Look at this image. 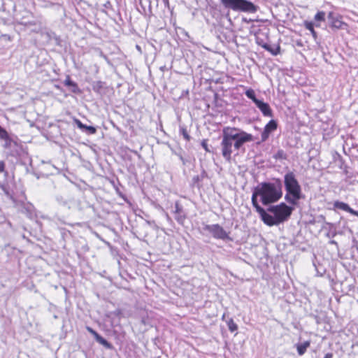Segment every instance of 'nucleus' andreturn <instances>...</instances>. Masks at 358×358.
I'll return each mask as SVG.
<instances>
[{
  "label": "nucleus",
  "instance_id": "obj_1",
  "mask_svg": "<svg viewBox=\"0 0 358 358\" xmlns=\"http://www.w3.org/2000/svg\"><path fill=\"white\" fill-rule=\"evenodd\" d=\"M221 138L222 155L229 162L231 159L233 148L235 150L238 151L245 143L254 140L252 134L241 129L230 127L223 128Z\"/></svg>",
  "mask_w": 358,
  "mask_h": 358
},
{
  "label": "nucleus",
  "instance_id": "obj_2",
  "mask_svg": "<svg viewBox=\"0 0 358 358\" xmlns=\"http://www.w3.org/2000/svg\"><path fill=\"white\" fill-rule=\"evenodd\" d=\"M282 182L280 178H274L272 181L262 182L256 186L252 191V204H259L258 197L264 206H268L278 202L282 196Z\"/></svg>",
  "mask_w": 358,
  "mask_h": 358
},
{
  "label": "nucleus",
  "instance_id": "obj_3",
  "mask_svg": "<svg viewBox=\"0 0 358 358\" xmlns=\"http://www.w3.org/2000/svg\"><path fill=\"white\" fill-rule=\"evenodd\" d=\"M283 184L286 192L285 200L290 205H296L303 196L301 187L294 172L289 171L285 174Z\"/></svg>",
  "mask_w": 358,
  "mask_h": 358
},
{
  "label": "nucleus",
  "instance_id": "obj_4",
  "mask_svg": "<svg viewBox=\"0 0 358 358\" xmlns=\"http://www.w3.org/2000/svg\"><path fill=\"white\" fill-rule=\"evenodd\" d=\"M225 8L231 9L236 12L255 13L258 10V6L248 0H220Z\"/></svg>",
  "mask_w": 358,
  "mask_h": 358
},
{
  "label": "nucleus",
  "instance_id": "obj_5",
  "mask_svg": "<svg viewBox=\"0 0 358 358\" xmlns=\"http://www.w3.org/2000/svg\"><path fill=\"white\" fill-rule=\"evenodd\" d=\"M294 208L282 202L278 205L270 206L267 210L274 215L276 220L280 224L287 221L291 216Z\"/></svg>",
  "mask_w": 358,
  "mask_h": 358
},
{
  "label": "nucleus",
  "instance_id": "obj_6",
  "mask_svg": "<svg viewBox=\"0 0 358 358\" xmlns=\"http://www.w3.org/2000/svg\"><path fill=\"white\" fill-rule=\"evenodd\" d=\"M203 230L210 233L215 239L233 241V238L229 236V232L224 230L219 224H203Z\"/></svg>",
  "mask_w": 358,
  "mask_h": 358
},
{
  "label": "nucleus",
  "instance_id": "obj_7",
  "mask_svg": "<svg viewBox=\"0 0 358 358\" xmlns=\"http://www.w3.org/2000/svg\"><path fill=\"white\" fill-rule=\"evenodd\" d=\"M256 211L259 214L262 220L264 223L269 227L271 226H277L279 224L278 221L276 220L274 215H271L267 213L264 208H262L259 204H257L256 206H253Z\"/></svg>",
  "mask_w": 358,
  "mask_h": 358
},
{
  "label": "nucleus",
  "instance_id": "obj_8",
  "mask_svg": "<svg viewBox=\"0 0 358 358\" xmlns=\"http://www.w3.org/2000/svg\"><path fill=\"white\" fill-rule=\"evenodd\" d=\"M174 218L179 224L182 225L187 218V213L180 203L177 201L174 204Z\"/></svg>",
  "mask_w": 358,
  "mask_h": 358
},
{
  "label": "nucleus",
  "instance_id": "obj_9",
  "mask_svg": "<svg viewBox=\"0 0 358 358\" xmlns=\"http://www.w3.org/2000/svg\"><path fill=\"white\" fill-rule=\"evenodd\" d=\"M278 122L275 120H271L264 127V130L261 134V141H266L271 133L277 129Z\"/></svg>",
  "mask_w": 358,
  "mask_h": 358
},
{
  "label": "nucleus",
  "instance_id": "obj_10",
  "mask_svg": "<svg viewBox=\"0 0 358 358\" xmlns=\"http://www.w3.org/2000/svg\"><path fill=\"white\" fill-rule=\"evenodd\" d=\"M327 18L331 28L339 29L345 24V23L341 20V17L334 12H329L327 15Z\"/></svg>",
  "mask_w": 358,
  "mask_h": 358
},
{
  "label": "nucleus",
  "instance_id": "obj_11",
  "mask_svg": "<svg viewBox=\"0 0 358 358\" xmlns=\"http://www.w3.org/2000/svg\"><path fill=\"white\" fill-rule=\"evenodd\" d=\"M87 331L90 333L94 338L96 342L106 348L107 349H111L113 345L101 335H99L95 330L90 327H86Z\"/></svg>",
  "mask_w": 358,
  "mask_h": 358
},
{
  "label": "nucleus",
  "instance_id": "obj_12",
  "mask_svg": "<svg viewBox=\"0 0 358 358\" xmlns=\"http://www.w3.org/2000/svg\"><path fill=\"white\" fill-rule=\"evenodd\" d=\"M255 105L260 110L264 116L273 117V110L268 103H266L262 100H259L257 101Z\"/></svg>",
  "mask_w": 358,
  "mask_h": 358
},
{
  "label": "nucleus",
  "instance_id": "obj_13",
  "mask_svg": "<svg viewBox=\"0 0 358 358\" xmlns=\"http://www.w3.org/2000/svg\"><path fill=\"white\" fill-rule=\"evenodd\" d=\"M74 122L79 129L87 135L95 134L96 133V128L93 126H87L83 124L80 120L75 118Z\"/></svg>",
  "mask_w": 358,
  "mask_h": 358
},
{
  "label": "nucleus",
  "instance_id": "obj_14",
  "mask_svg": "<svg viewBox=\"0 0 358 358\" xmlns=\"http://www.w3.org/2000/svg\"><path fill=\"white\" fill-rule=\"evenodd\" d=\"M334 208L336 209H339V210H341L343 211H346V212L350 213L351 215H353L355 216L357 213V211H356L354 209H352V208H350L348 203H344L343 201H334Z\"/></svg>",
  "mask_w": 358,
  "mask_h": 358
},
{
  "label": "nucleus",
  "instance_id": "obj_15",
  "mask_svg": "<svg viewBox=\"0 0 358 358\" xmlns=\"http://www.w3.org/2000/svg\"><path fill=\"white\" fill-rule=\"evenodd\" d=\"M64 84L65 86L69 87V90L71 92L74 94H79L81 92L78 84L72 80L69 76H66V79L64 81Z\"/></svg>",
  "mask_w": 358,
  "mask_h": 358
},
{
  "label": "nucleus",
  "instance_id": "obj_16",
  "mask_svg": "<svg viewBox=\"0 0 358 358\" xmlns=\"http://www.w3.org/2000/svg\"><path fill=\"white\" fill-rule=\"evenodd\" d=\"M259 45L267 50L273 55H277L280 53V46L279 45H270L268 43H259Z\"/></svg>",
  "mask_w": 358,
  "mask_h": 358
},
{
  "label": "nucleus",
  "instance_id": "obj_17",
  "mask_svg": "<svg viewBox=\"0 0 358 358\" xmlns=\"http://www.w3.org/2000/svg\"><path fill=\"white\" fill-rule=\"evenodd\" d=\"M56 201L59 205L70 208V204L72 203L73 199L71 197H65L63 195H57Z\"/></svg>",
  "mask_w": 358,
  "mask_h": 358
},
{
  "label": "nucleus",
  "instance_id": "obj_18",
  "mask_svg": "<svg viewBox=\"0 0 358 358\" xmlns=\"http://www.w3.org/2000/svg\"><path fill=\"white\" fill-rule=\"evenodd\" d=\"M34 206L31 203H23L21 208V213L25 214L27 217H31L34 214Z\"/></svg>",
  "mask_w": 358,
  "mask_h": 358
},
{
  "label": "nucleus",
  "instance_id": "obj_19",
  "mask_svg": "<svg viewBox=\"0 0 358 358\" xmlns=\"http://www.w3.org/2000/svg\"><path fill=\"white\" fill-rule=\"evenodd\" d=\"M2 141H3L2 146L5 150H10L17 145V142L11 138L10 134H8Z\"/></svg>",
  "mask_w": 358,
  "mask_h": 358
},
{
  "label": "nucleus",
  "instance_id": "obj_20",
  "mask_svg": "<svg viewBox=\"0 0 358 358\" xmlns=\"http://www.w3.org/2000/svg\"><path fill=\"white\" fill-rule=\"evenodd\" d=\"M310 341H306L303 343H299L296 345L297 352L299 355L301 356L305 354L308 348L310 347Z\"/></svg>",
  "mask_w": 358,
  "mask_h": 358
},
{
  "label": "nucleus",
  "instance_id": "obj_21",
  "mask_svg": "<svg viewBox=\"0 0 358 358\" xmlns=\"http://www.w3.org/2000/svg\"><path fill=\"white\" fill-rule=\"evenodd\" d=\"M303 25L305 28L309 30L315 41L317 38V34L314 29V23L312 21H304Z\"/></svg>",
  "mask_w": 358,
  "mask_h": 358
},
{
  "label": "nucleus",
  "instance_id": "obj_22",
  "mask_svg": "<svg viewBox=\"0 0 358 358\" xmlns=\"http://www.w3.org/2000/svg\"><path fill=\"white\" fill-rule=\"evenodd\" d=\"M245 94L248 99H251L255 103V104L257 103V101L260 100L257 99L254 90L251 88L248 89L245 91Z\"/></svg>",
  "mask_w": 358,
  "mask_h": 358
},
{
  "label": "nucleus",
  "instance_id": "obj_23",
  "mask_svg": "<svg viewBox=\"0 0 358 358\" xmlns=\"http://www.w3.org/2000/svg\"><path fill=\"white\" fill-rule=\"evenodd\" d=\"M227 326H228L229 330L231 332H234L238 329V325L234 322V321L232 318H230L227 321Z\"/></svg>",
  "mask_w": 358,
  "mask_h": 358
},
{
  "label": "nucleus",
  "instance_id": "obj_24",
  "mask_svg": "<svg viewBox=\"0 0 358 358\" xmlns=\"http://www.w3.org/2000/svg\"><path fill=\"white\" fill-rule=\"evenodd\" d=\"M180 134L181 135H182L183 138L187 141H189L190 139H191V136L189 135L188 132H187V130L186 129V127H180Z\"/></svg>",
  "mask_w": 358,
  "mask_h": 358
},
{
  "label": "nucleus",
  "instance_id": "obj_25",
  "mask_svg": "<svg viewBox=\"0 0 358 358\" xmlns=\"http://www.w3.org/2000/svg\"><path fill=\"white\" fill-rule=\"evenodd\" d=\"M325 224L329 227V231L326 234V236L328 238L334 237L336 235V232L335 230H331L334 227L333 224L330 222H325Z\"/></svg>",
  "mask_w": 358,
  "mask_h": 358
},
{
  "label": "nucleus",
  "instance_id": "obj_26",
  "mask_svg": "<svg viewBox=\"0 0 358 358\" xmlns=\"http://www.w3.org/2000/svg\"><path fill=\"white\" fill-rule=\"evenodd\" d=\"M314 19L315 20L317 21V22H322V21H324L325 20V13L324 11H318L315 17H314Z\"/></svg>",
  "mask_w": 358,
  "mask_h": 358
},
{
  "label": "nucleus",
  "instance_id": "obj_27",
  "mask_svg": "<svg viewBox=\"0 0 358 358\" xmlns=\"http://www.w3.org/2000/svg\"><path fill=\"white\" fill-rule=\"evenodd\" d=\"M44 36H45L46 38L48 40V41H52L54 37H55V36L57 35L55 32L52 31H46L43 34Z\"/></svg>",
  "mask_w": 358,
  "mask_h": 358
},
{
  "label": "nucleus",
  "instance_id": "obj_28",
  "mask_svg": "<svg viewBox=\"0 0 358 358\" xmlns=\"http://www.w3.org/2000/svg\"><path fill=\"white\" fill-rule=\"evenodd\" d=\"M92 87L94 91L98 92L103 87V83L101 81H96L94 83Z\"/></svg>",
  "mask_w": 358,
  "mask_h": 358
},
{
  "label": "nucleus",
  "instance_id": "obj_29",
  "mask_svg": "<svg viewBox=\"0 0 358 358\" xmlns=\"http://www.w3.org/2000/svg\"><path fill=\"white\" fill-rule=\"evenodd\" d=\"M275 159H286V155L283 150H280L277 152V153L275 155Z\"/></svg>",
  "mask_w": 358,
  "mask_h": 358
},
{
  "label": "nucleus",
  "instance_id": "obj_30",
  "mask_svg": "<svg viewBox=\"0 0 358 358\" xmlns=\"http://www.w3.org/2000/svg\"><path fill=\"white\" fill-rule=\"evenodd\" d=\"M9 134L8 131L0 125V140L5 138Z\"/></svg>",
  "mask_w": 358,
  "mask_h": 358
},
{
  "label": "nucleus",
  "instance_id": "obj_31",
  "mask_svg": "<svg viewBox=\"0 0 358 358\" xmlns=\"http://www.w3.org/2000/svg\"><path fill=\"white\" fill-rule=\"evenodd\" d=\"M201 145L202 148L206 150V152H210V149L208 148V143H207V140L203 139L201 141Z\"/></svg>",
  "mask_w": 358,
  "mask_h": 358
},
{
  "label": "nucleus",
  "instance_id": "obj_32",
  "mask_svg": "<svg viewBox=\"0 0 358 358\" xmlns=\"http://www.w3.org/2000/svg\"><path fill=\"white\" fill-rule=\"evenodd\" d=\"M103 6L106 8V9H108V10H114L113 9V5L111 3V2L110 1H106L103 4Z\"/></svg>",
  "mask_w": 358,
  "mask_h": 358
},
{
  "label": "nucleus",
  "instance_id": "obj_33",
  "mask_svg": "<svg viewBox=\"0 0 358 358\" xmlns=\"http://www.w3.org/2000/svg\"><path fill=\"white\" fill-rule=\"evenodd\" d=\"M55 41V45L61 46V39L60 37L57 35L54 37L53 40Z\"/></svg>",
  "mask_w": 358,
  "mask_h": 358
},
{
  "label": "nucleus",
  "instance_id": "obj_34",
  "mask_svg": "<svg viewBox=\"0 0 358 358\" xmlns=\"http://www.w3.org/2000/svg\"><path fill=\"white\" fill-rule=\"evenodd\" d=\"M6 164L3 161H0V173L5 172Z\"/></svg>",
  "mask_w": 358,
  "mask_h": 358
},
{
  "label": "nucleus",
  "instance_id": "obj_35",
  "mask_svg": "<svg viewBox=\"0 0 358 358\" xmlns=\"http://www.w3.org/2000/svg\"><path fill=\"white\" fill-rule=\"evenodd\" d=\"M0 187L5 192L6 194H7V195L9 194V192L7 190L6 187H5V185L3 184H1V182H0Z\"/></svg>",
  "mask_w": 358,
  "mask_h": 358
},
{
  "label": "nucleus",
  "instance_id": "obj_36",
  "mask_svg": "<svg viewBox=\"0 0 358 358\" xmlns=\"http://www.w3.org/2000/svg\"><path fill=\"white\" fill-rule=\"evenodd\" d=\"M332 357H333V354H332V353L329 352V353H327V354L325 355V356L324 357V358H332Z\"/></svg>",
  "mask_w": 358,
  "mask_h": 358
},
{
  "label": "nucleus",
  "instance_id": "obj_37",
  "mask_svg": "<svg viewBox=\"0 0 358 358\" xmlns=\"http://www.w3.org/2000/svg\"><path fill=\"white\" fill-rule=\"evenodd\" d=\"M329 244H331V245H338L337 242H336V241H334V240H331V241H329Z\"/></svg>",
  "mask_w": 358,
  "mask_h": 358
},
{
  "label": "nucleus",
  "instance_id": "obj_38",
  "mask_svg": "<svg viewBox=\"0 0 358 358\" xmlns=\"http://www.w3.org/2000/svg\"><path fill=\"white\" fill-rule=\"evenodd\" d=\"M179 157H180V159L182 161V164H185V161L184 158L182 157V156L180 155Z\"/></svg>",
  "mask_w": 358,
  "mask_h": 358
},
{
  "label": "nucleus",
  "instance_id": "obj_39",
  "mask_svg": "<svg viewBox=\"0 0 358 358\" xmlns=\"http://www.w3.org/2000/svg\"><path fill=\"white\" fill-rule=\"evenodd\" d=\"M166 220L168 221H171V218L170 217V216L168 215V213H166Z\"/></svg>",
  "mask_w": 358,
  "mask_h": 358
},
{
  "label": "nucleus",
  "instance_id": "obj_40",
  "mask_svg": "<svg viewBox=\"0 0 358 358\" xmlns=\"http://www.w3.org/2000/svg\"><path fill=\"white\" fill-rule=\"evenodd\" d=\"M257 43H258L259 45V43H265L264 42H263L262 40L259 41V38L257 39Z\"/></svg>",
  "mask_w": 358,
  "mask_h": 358
},
{
  "label": "nucleus",
  "instance_id": "obj_41",
  "mask_svg": "<svg viewBox=\"0 0 358 358\" xmlns=\"http://www.w3.org/2000/svg\"><path fill=\"white\" fill-rule=\"evenodd\" d=\"M199 180V176H197L194 177V180H195V181H198Z\"/></svg>",
  "mask_w": 358,
  "mask_h": 358
},
{
  "label": "nucleus",
  "instance_id": "obj_42",
  "mask_svg": "<svg viewBox=\"0 0 358 358\" xmlns=\"http://www.w3.org/2000/svg\"><path fill=\"white\" fill-rule=\"evenodd\" d=\"M356 216H357V217H358V211H357V214H356Z\"/></svg>",
  "mask_w": 358,
  "mask_h": 358
},
{
  "label": "nucleus",
  "instance_id": "obj_43",
  "mask_svg": "<svg viewBox=\"0 0 358 358\" xmlns=\"http://www.w3.org/2000/svg\"><path fill=\"white\" fill-rule=\"evenodd\" d=\"M357 303H358V300H357Z\"/></svg>",
  "mask_w": 358,
  "mask_h": 358
}]
</instances>
